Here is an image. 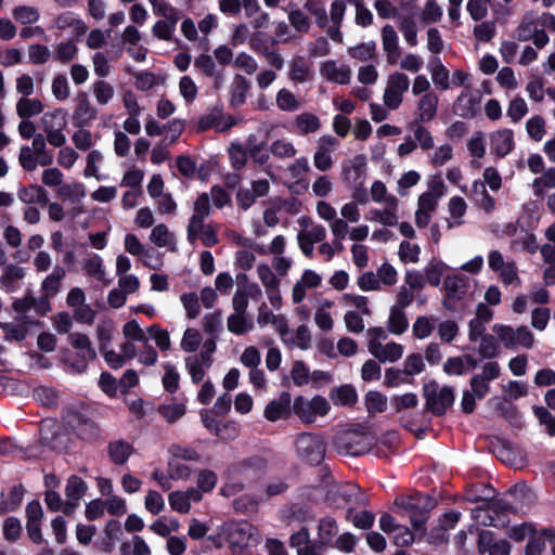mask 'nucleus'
<instances>
[{
    "instance_id": "obj_54",
    "label": "nucleus",
    "mask_w": 555,
    "mask_h": 555,
    "mask_svg": "<svg viewBox=\"0 0 555 555\" xmlns=\"http://www.w3.org/2000/svg\"><path fill=\"white\" fill-rule=\"evenodd\" d=\"M12 15L14 20L22 25L34 24L40 17L38 9L30 5H20L14 8Z\"/></svg>"
},
{
    "instance_id": "obj_30",
    "label": "nucleus",
    "mask_w": 555,
    "mask_h": 555,
    "mask_svg": "<svg viewBox=\"0 0 555 555\" xmlns=\"http://www.w3.org/2000/svg\"><path fill=\"white\" fill-rule=\"evenodd\" d=\"M227 327L229 332L242 336L254 328V321L247 313L233 312L228 317Z\"/></svg>"
},
{
    "instance_id": "obj_46",
    "label": "nucleus",
    "mask_w": 555,
    "mask_h": 555,
    "mask_svg": "<svg viewBox=\"0 0 555 555\" xmlns=\"http://www.w3.org/2000/svg\"><path fill=\"white\" fill-rule=\"evenodd\" d=\"M295 126L300 134H308L318 131L321 127V122L317 115L302 113L296 117Z\"/></svg>"
},
{
    "instance_id": "obj_49",
    "label": "nucleus",
    "mask_w": 555,
    "mask_h": 555,
    "mask_svg": "<svg viewBox=\"0 0 555 555\" xmlns=\"http://www.w3.org/2000/svg\"><path fill=\"white\" fill-rule=\"evenodd\" d=\"M179 18L180 16H172L171 18L164 17V20L157 21L153 26L154 36L162 40H170Z\"/></svg>"
},
{
    "instance_id": "obj_58",
    "label": "nucleus",
    "mask_w": 555,
    "mask_h": 555,
    "mask_svg": "<svg viewBox=\"0 0 555 555\" xmlns=\"http://www.w3.org/2000/svg\"><path fill=\"white\" fill-rule=\"evenodd\" d=\"M203 337L198 330L189 327L184 331L180 347L184 352H195L201 346Z\"/></svg>"
},
{
    "instance_id": "obj_24",
    "label": "nucleus",
    "mask_w": 555,
    "mask_h": 555,
    "mask_svg": "<svg viewBox=\"0 0 555 555\" xmlns=\"http://www.w3.org/2000/svg\"><path fill=\"white\" fill-rule=\"evenodd\" d=\"M431 80L438 90L446 91L450 88V72L439 57H433L428 63Z\"/></svg>"
},
{
    "instance_id": "obj_41",
    "label": "nucleus",
    "mask_w": 555,
    "mask_h": 555,
    "mask_svg": "<svg viewBox=\"0 0 555 555\" xmlns=\"http://www.w3.org/2000/svg\"><path fill=\"white\" fill-rule=\"evenodd\" d=\"M331 399L335 405L351 406L357 402L358 395L352 386L344 385L331 391Z\"/></svg>"
},
{
    "instance_id": "obj_22",
    "label": "nucleus",
    "mask_w": 555,
    "mask_h": 555,
    "mask_svg": "<svg viewBox=\"0 0 555 555\" xmlns=\"http://www.w3.org/2000/svg\"><path fill=\"white\" fill-rule=\"evenodd\" d=\"M404 348L401 344L390 341L387 344H372L371 354L380 362H396L403 354Z\"/></svg>"
},
{
    "instance_id": "obj_57",
    "label": "nucleus",
    "mask_w": 555,
    "mask_h": 555,
    "mask_svg": "<svg viewBox=\"0 0 555 555\" xmlns=\"http://www.w3.org/2000/svg\"><path fill=\"white\" fill-rule=\"evenodd\" d=\"M276 106L284 112H295L299 108L300 103L295 94L288 89H281L276 93Z\"/></svg>"
},
{
    "instance_id": "obj_42",
    "label": "nucleus",
    "mask_w": 555,
    "mask_h": 555,
    "mask_svg": "<svg viewBox=\"0 0 555 555\" xmlns=\"http://www.w3.org/2000/svg\"><path fill=\"white\" fill-rule=\"evenodd\" d=\"M410 128L413 133L412 140L416 142V146H420L423 151H429L434 147V137L429 129L423 126L422 122L415 121Z\"/></svg>"
},
{
    "instance_id": "obj_29",
    "label": "nucleus",
    "mask_w": 555,
    "mask_h": 555,
    "mask_svg": "<svg viewBox=\"0 0 555 555\" xmlns=\"http://www.w3.org/2000/svg\"><path fill=\"white\" fill-rule=\"evenodd\" d=\"M107 451L114 464L124 465L133 453V447L130 442L119 439L111 441Z\"/></svg>"
},
{
    "instance_id": "obj_7",
    "label": "nucleus",
    "mask_w": 555,
    "mask_h": 555,
    "mask_svg": "<svg viewBox=\"0 0 555 555\" xmlns=\"http://www.w3.org/2000/svg\"><path fill=\"white\" fill-rule=\"evenodd\" d=\"M501 374L498 362L490 361L483 364L482 372L470 378V390L477 399H483L490 389V382L496 379Z\"/></svg>"
},
{
    "instance_id": "obj_63",
    "label": "nucleus",
    "mask_w": 555,
    "mask_h": 555,
    "mask_svg": "<svg viewBox=\"0 0 555 555\" xmlns=\"http://www.w3.org/2000/svg\"><path fill=\"white\" fill-rule=\"evenodd\" d=\"M365 406L370 414L384 412L387 406V398L379 391H369L365 396Z\"/></svg>"
},
{
    "instance_id": "obj_33",
    "label": "nucleus",
    "mask_w": 555,
    "mask_h": 555,
    "mask_svg": "<svg viewBox=\"0 0 555 555\" xmlns=\"http://www.w3.org/2000/svg\"><path fill=\"white\" fill-rule=\"evenodd\" d=\"M23 496L24 489L22 486L12 487L7 494L1 493L0 514L4 515L16 511L23 502Z\"/></svg>"
},
{
    "instance_id": "obj_11",
    "label": "nucleus",
    "mask_w": 555,
    "mask_h": 555,
    "mask_svg": "<svg viewBox=\"0 0 555 555\" xmlns=\"http://www.w3.org/2000/svg\"><path fill=\"white\" fill-rule=\"evenodd\" d=\"M65 276V269L63 267H54L51 274L47 275L41 284V292L43 293V299L40 301V309L43 313L49 310L50 305L48 298L53 297L57 294L61 281Z\"/></svg>"
},
{
    "instance_id": "obj_23",
    "label": "nucleus",
    "mask_w": 555,
    "mask_h": 555,
    "mask_svg": "<svg viewBox=\"0 0 555 555\" xmlns=\"http://www.w3.org/2000/svg\"><path fill=\"white\" fill-rule=\"evenodd\" d=\"M212 359L204 358L198 354L190 356L185 359V369L194 384L204 380L206 371L211 366Z\"/></svg>"
},
{
    "instance_id": "obj_45",
    "label": "nucleus",
    "mask_w": 555,
    "mask_h": 555,
    "mask_svg": "<svg viewBox=\"0 0 555 555\" xmlns=\"http://www.w3.org/2000/svg\"><path fill=\"white\" fill-rule=\"evenodd\" d=\"M42 111L43 104L38 99L22 98L16 104V113L23 119L38 115Z\"/></svg>"
},
{
    "instance_id": "obj_18",
    "label": "nucleus",
    "mask_w": 555,
    "mask_h": 555,
    "mask_svg": "<svg viewBox=\"0 0 555 555\" xmlns=\"http://www.w3.org/2000/svg\"><path fill=\"white\" fill-rule=\"evenodd\" d=\"M382 44L389 65H396L401 56L399 38L391 25H385L382 29Z\"/></svg>"
},
{
    "instance_id": "obj_26",
    "label": "nucleus",
    "mask_w": 555,
    "mask_h": 555,
    "mask_svg": "<svg viewBox=\"0 0 555 555\" xmlns=\"http://www.w3.org/2000/svg\"><path fill=\"white\" fill-rule=\"evenodd\" d=\"M150 241L157 247H167L170 251L177 250L176 236L164 223H159L152 229Z\"/></svg>"
},
{
    "instance_id": "obj_51",
    "label": "nucleus",
    "mask_w": 555,
    "mask_h": 555,
    "mask_svg": "<svg viewBox=\"0 0 555 555\" xmlns=\"http://www.w3.org/2000/svg\"><path fill=\"white\" fill-rule=\"evenodd\" d=\"M478 353L483 359H494L500 354V343L492 335H485L479 338Z\"/></svg>"
},
{
    "instance_id": "obj_56",
    "label": "nucleus",
    "mask_w": 555,
    "mask_h": 555,
    "mask_svg": "<svg viewBox=\"0 0 555 555\" xmlns=\"http://www.w3.org/2000/svg\"><path fill=\"white\" fill-rule=\"evenodd\" d=\"M447 266L440 260H430L425 267V279L431 286H438L441 283L442 275Z\"/></svg>"
},
{
    "instance_id": "obj_60",
    "label": "nucleus",
    "mask_w": 555,
    "mask_h": 555,
    "mask_svg": "<svg viewBox=\"0 0 555 555\" xmlns=\"http://www.w3.org/2000/svg\"><path fill=\"white\" fill-rule=\"evenodd\" d=\"M399 258L404 263H416L420 260L421 247L409 241H403L399 245Z\"/></svg>"
},
{
    "instance_id": "obj_5",
    "label": "nucleus",
    "mask_w": 555,
    "mask_h": 555,
    "mask_svg": "<svg viewBox=\"0 0 555 555\" xmlns=\"http://www.w3.org/2000/svg\"><path fill=\"white\" fill-rule=\"evenodd\" d=\"M68 343L77 351L78 359L76 361L66 359L65 362L74 372L81 373L87 369L88 363L96 358V351L89 336L82 333L69 334Z\"/></svg>"
},
{
    "instance_id": "obj_64",
    "label": "nucleus",
    "mask_w": 555,
    "mask_h": 555,
    "mask_svg": "<svg viewBox=\"0 0 555 555\" xmlns=\"http://www.w3.org/2000/svg\"><path fill=\"white\" fill-rule=\"evenodd\" d=\"M428 157L433 166L441 167L452 159L453 149L449 143L441 144L437 146Z\"/></svg>"
},
{
    "instance_id": "obj_44",
    "label": "nucleus",
    "mask_w": 555,
    "mask_h": 555,
    "mask_svg": "<svg viewBox=\"0 0 555 555\" xmlns=\"http://www.w3.org/2000/svg\"><path fill=\"white\" fill-rule=\"evenodd\" d=\"M92 92L99 105H107L115 95L114 87L104 79H99L92 85Z\"/></svg>"
},
{
    "instance_id": "obj_59",
    "label": "nucleus",
    "mask_w": 555,
    "mask_h": 555,
    "mask_svg": "<svg viewBox=\"0 0 555 555\" xmlns=\"http://www.w3.org/2000/svg\"><path fill=\"white\" fill-rule=\"evenodd\" d=\"M413 378L405 372L404 369L399 370L389 367L385 372L384 384L388 387H399L400 385L411 384Z\"/></svg>"
},
{
    "instance_id": "obj_10",
    "label": "nucleus",
    "mask_w": 555,
    "mask_h": 555,
    "mask_svg": "<svg viewBox=\"0 0 555 555\" xmlns=\"http://www.w3.org/2000/svg\"><path fill=\"white\" fill-rule=\"evenodd\" d=\"M399 201L396 196L388 198L387 204L382 209H371L365 215V219L373 222H378L384 227H395L398 224L399 217L397 215Z\"/></svg>"
},
{
    "instance_id": "obj_37",
    "label": "nucleus",
    "mask_w": 555,
    "mask_h": 555,
    "mask_svg": "<svg viewBox=\"0 0 555 555\" xmlns=\"http://www.w3.org/2000/svg\"><path fill=\"white\" fill-rule=\"evenodd\" d=\"M105 541L101 544V550L105 553H112L116 543L122 534L121 524L118 520H109L104 528Z\"/></svg>"
},
{
    "instance_id": "obj_4",
    "label": "nucleus",
    "mask_w": 555,
    "mask_h": 555,
    "mask_svg": "<svg viewBox=\"0 0 555 555\" xmlns=\"http://www.w3.org/2000/svg\"><path fill=\"white\" fill-rule=\"evenodd\" d=\"M410 85V78L404 73L399 70L391 73L386 80L383 94L384 105L390 111L399 108L403 102L404 94L409 91Z\"/></svg>"
},
{
    "instance_id": "obj_12",
    "label": "nucleus",
    "mask_w": 555,
    "mask_h": 555,
    "mask_svg": "<svg viewBox=\"0 0 555 555\" xmlns=\"http://www.w3.org/2000/svg\"><path fill=\"white\" fill-rule=\"evenodd\" d=\"M489 141L491 152L498 157H505L515 147L514 132L507 128L493 131Z\"/></svg>"
},
{
    "instance_id": "obj_35",
    "label": "nucleus",
    "mask_w": 555,
    "mask_h": 555,
    "mask_svg": "<svg viewBox=\"0 0 555 555\" xmlns=\"http://www.w3.org/2000/svg\"><path fill=\"white\" fill-rule=\"evenodd\" d=\"M158 414L167 422L175 423L186 412V404L183 401L171 400L157 408Z\"/></svg>"
},
{
    "instance_id": "obj_1",
    "label": "nucleus",
    "mask_w": 555,
    "mask_h": 555,
    "mask_svg": "<svg viewBox=\"0 0 555 555\" xmlns=\"http://www.w3.org/2000/svg\"><path fill=\"white\" fill-rule=\"evenodd\" d=\"M295 451L304 463L317 466L325 457L326 442L321 435L301 433L295 439Z\"/></svg>"
},
{
    "instance_id": "obj_61",
    "label": "nucleus",
    "mask_w": 555,
    "mask_h": 555,
    "mask_svg": "<svg viewBox=\"0 0 555 555\" xmlns=\"http://www.w3.org/2000/svg\"><path fill=\"white\" fill-rule=\"evenodd\" d=\"M555 188V168H550L532 182V190L537 196H541L546 189Z\"/></svg>"
},
{
    "instance_id": "obj_19",
    "label": "nucleus",
    "mask_w": 555,
    "mask_h": 555,
    "mask_svg": "<svg viewBox=\"0 0 555 555\" xmlns=\"http://www.w3.org/2000/svg\"><path fill=\"white\" fill-rule=\"evenodd\" d=\"M60 30H68L73 39L79 40L87 31L86 23L73 12H64L55 20Z\"/></svg>"
},
{
    "instance_id": "obj_53",
    "label": "nucleus",
    "mask_w": 555,
    "mask_h": 555,
    "mask_svg": "<svg viewBox=\"0 0 555 555\" xmlns=\"http://www.w3.org/2000/svg\"><path fill=\"white\" fill-rule=\"evenodd\" d=\"M103 154L99 150H92L86 157V168L83 176L86 178H95L102 180V176L99 173V165L103 162Z\"/></svg>"
},
{
    "instance_id": "obj_21",
    "label": "nucleus",
    "mask_w": 555,
    "mask_h": 555,
    "mask_svg": "<svg viewBox=\"0 0 555 555\" xmlns=\"http://www.w3.org/2000/svg\"><path fill=\"white\" fill-rule=\"evenodd\" d=\"M479 552H488L489 555H509L511 545L506 540H494L491 531H481L478 539Z\"/></svg>"
},
{
    "instance_id": "obj_62",
    "label": "nucleus",
    "mask_w": 555,
    "mask_h": 555,
    "mask_svg": "<svg viewBox=\"0 0 555 555\" xmlns=\"http://www.w3.org/2000/svg\"><path fill=\"white\" fill-rule=\"evenodd\" d=\"M399 30L402 33L404 40L410 47L417 46V27L412 17H403L398 24Z\"/></svg>"
},
{
    "instance_id": "obj_8",
    "label": "nucleus",
    "mask_w": 555,
    "mask_h": 555,
    "mask_svg": "<svg viewBox=\"0 0 555 555\" xmlns=\"http://www.w3.org/2000/svg\"><path fill=\"white\" fill-rule=\"evenodd\" d=\"M373 446V438L363 434H346L337 441L340 453L357 456L366 453Z\"/></svg>"
},
{
    "instance_id": "obj_39",
    "label": "nucleus",
    "mask_w": 555,
    "mask_h": 555,
    "mask_svg": "<svg viewBox=\"0 0 555 555\" xmlns=\"http://www.w3.org/2000/svg\"><path fill=\"white\" fill-rule=\"evenodd\" d=\"M409 327V320L404 309L391 307L388 318V331L395 335L403 334Z\"/></svg>"
},
{
    "instance_id": "obj_13",
    "label": "nucleus",
    "mask_w": 555,
    "mask_h": 555,
    "mask_svg": "<svg viewBox=\"0 0 555 555\" xmlns=\"http://www.w3.org/2000/svg\"><path fill=\"white\" fill-rule=\"evenodd\" d=\"M343 178L349 186L364 185L366 178L365 160L356 156L343 165Z\"/></svg>"
},
{
    "instance_id": "obj_31",
    "label": "nucleus",
    "mask_w": 555,
    "mask_h": 555,
    "mask_svg": "<svg viewBox=\"0 0 555 555\" xmlns=\"http://www.w3.org/2000/svg\"><path fill=\"white\" fill-rule=\"evenodd\" d=\"M289 79L297 83H304L312 79V69L305 57H295L289 66Z\"/></svg>"
},
{
    "instance_id": "obj_9",
    "label": "nucleus",
    "mask_w": 555,
    "mask_h": 555,
    "mask_svg": "<svg viewBox=\"0 0 555 555\" xmlns=\"http://www.w3.org/2000/svg\"><path fill=\"white\" fill-rule=\"evenodd\" d=\"M292 412V395L287 391H283L276 399L270 401L266 405L263 416L269 422H276L288 418Z\"/></svg>"
},
{
    "instance_id": "obj_47",
    "label": "nucleus",
    "mask_w": 555,
    "mask_h": 555,
    "mask_svg": "<svg viewBox=\"0 0 555 555\" xmlns=\"http://www.w3.org/2000/svg\"><path fill=\"white\" fill-rule=\"evenodd\" d=\"M436 325V319L434 317H417L412 325L413 336L417 339L428 338Z\"/></svg>"
},
{
    "instance_id": "obj_15",
    "label": "nucleus",
    "mask_w": 555,
    "mask_h": 555,
    "mask_svg": "<svg viewBox=\"0 0 555 555\" xmlns=\"http://www.w3.org/2000/svg\"><path fill=\"white\" fill-rule=\"evenodd\" d=\"M480 103L477 91L465 88L454 102V112L461 117H474Z\"/></svg>"
},
{
    "instance_id": "obj_2",
    "label": "nucleus",
    "mask_w": 555,
    "mask_h": 555,
    "mask_svg": "<svg viewBox=\"0 0 555 555\" xmlns=\"http://www.w3.org/2000/svg\"><path fill=\"white\" fill-rule=\"evenodd\" d=\"M492 332L505 349H530L534 344L533 333L525 325L513 327L496 323L492 326Z\"/></svg>"
},
{
    "instance_id": "obj_32",
    "label": "nucleus",
    "mask_w": 555,
    "mask_h": 555,
    "mask_svg": "<svg viewBox=\"0 0 555 555\" xmlns=\"http://www.w3.org/2000/svg\"><path fill=\"white\" fill-rule=\"evenodd\" d=\"M87 485L86 482L78 476H70L67 480L65 494L67 498V504L66 509L68 506H76L78 504V501L85 495L87 491Z\"/></svg>"
},
{
    "instance_id": "obj_52",
    "label": "nucleus",
    "mask_w": 555,
    "mask_h": 555,
    "mask_svg": "<svg viewBox=\"0 0 555 555\" xmlns=\"http://www.w3.org/2000/svg\"><path fill=\"white\" fill-rule=\"evenodd\" d=\"M448 207L452 219L448 222V227L452 228L462 224L461 219L465 215L467 208L465 201L460 196H453L450 198Z\"/></svg>"
},
{
    "instance_id": "obj_34",
    "label": "nucleus",
    "mask_w": 555,
    "mask_h": 555,
    "mask_svg": "<svg viewBox=\"0 0 555 555\" xmlns=\"http://www.w3.org/2000/svg\"><path fill=\"white\" fill-rule=\"evenodd\" d=\"M246 150L250 158L259 165H263L269 159V150L263 141H258L255 134H249L245 141Z\"/></svg>"
},
{
    "instance_id": "obj_43",
    "label": "nucleus",
    "mask_w": 555,
    "mask_h": 555,
    "mask_svg": "<svg viewBox=\"0 0 555 555\" xmlns=\"http://www.w3.org/2000/svg\"><path fill=\"white\" fill-rule=\"evenodd\" d=\"M338 532V527L334 518L324 517L319 522L318 538L321 544L331 545Z\"/></svg>"
},
{
    "instance_id": "obj_48",
    "label": "nucleus",
    "mask_w": 555,
    "mask_h": 555,
    "mask_svg": "<svg viewBox=\"0 0 555 555\" xmlns=\"http://www.w3.org/2000/svg\"><path fill=\"white\" fill-rule=\"evenodd\" d=\"M114 331L115 325L112 320L104 319L98 322L95 327V334L99 343V349H105L109 346Z\"/></svg>"
},
{
    "instance_id": "obj_14",
    "label": "nucleus",
    "mask_w": 555,
    "mask_h": 555,
    "mask_svg": "<svg viewBox=\"0 0 555 555\" xmlns=\"http://www.w3.org/2000/svg\"><path fill=\"white\" fill-rule=\"evenodd\" d=\"M468 288V279L460 274H451L444 279V289L448 298L444 299L443 306L447 309H453L451 300H460Z\"/></svg>"
},
{
    "instance_id": "obj_20",
    "label": "nucleus",
    "mask_w": 555,
    "mask_h": 555,
    "mask_svg": "<svg viewBox=\"0 0 555 555\" xmlns=\"http://www.w3.org/2000/svg\"><path fill=\"white\" fill-rule=\"evenodd\" d=\"M439 199L429 194L422 193L417 199V208L415 211V223L418 228H426L430 222Z\"/></svg>"
},
{
    "instance_id": "obj_40",
    "label": "nucleus",
    "mask_w": 555,
    "mask_h": 555,
    "mask_svg": "<svg viewBox=\"0 0 555 555\" xmlns=\"http://www.w3.org/2000/svg\"><path fill=\"white\" fill-rule=\"evenodd\" d=\"M248 89L249 83L246 78L241 75H235L230 91L231 106L237 107L244 104Z\"/></svg>"
},
{
    "instance_id": "obj_50",
    "label": "nucleus",
    "mask_w": 555,
    "mask_h": 555,
    "mask_svg": "<svg viewBox=\"0 0 555 555\" xmlns=\"http://www.w3.org/2000/svg\"><path fill=\"white\" fill-rule=\"evenodd\" d=\"M59 196L64 201L79 202L86 196L85 185L80 182L62 184L59 188Z\"/></svg>"
},
{
    "instance_id": "obj_6",
    "label": "nucleus",
    "mask_w": 555,
    "mask_h": 555,
    "mask_svg": "<svg viewBox=\"0 0 555 555\" xmlns=\"http://www.w3.org/2000/svg\"><path fill=\"white\" fill-rule=\"evenodd\" d=\"M427 408L435 414L441 415L454 402V390L452 387H440L436 382L425 386Z\"/></svg>"
},
{
    "instance_id": "obj_3",
    "label": "nucleus",
    "mask_w": 555,
    "mask_h": 555,
    "mask_svg": "<svg viewBox=\"0 0 555 555\" xmlns=\"http://www.w3.org/2000/svg\"><path fill=\"white\" fill-rule=\"evenodd\" d=\"M330 410V402L319 395L311 399L299 396L293 402V413L306 424L314 423L318 417L325 416Z\"/></svg>"
},
{
    "instance_id": "obj_17",
    "label": "nucleus",
    "mask_w": 555,
    "mask_h": 555,
    "mask_svg": "<svg viewBox=\"0 0 555 555\" xmlns=\"http://www.w3.org/2000/svg\"><path fill=\"white\" fill-rule=\"evenodd\" d=\"M439 96L435 93H426L420 96L415 107V121L429 122L437 116Z\"/></svg>"
},
{
    "instance_id": "obj_36",
    "label": "nucleus",
    "mask_w": 555,
    "mask_h": 555,
    "mask_svg": "<svg viewBox=\"0 0 555 555\" xmlns=\"http://www.w3.org/2000/svg\"><path fill=\"white\" fill-rule=\"evenodd\" d=\"M0 328L4 333L5 340L22 341L27 336L28 322L26 320H18L16 322L0 323Z\"/></svg>"
},
{
    "instance_id": "obj_28",
    "label": "nucleus",
    "mask_w": 555,
    "mask_h": 555,
    "mask_svg": "<svg viewBox=\"0 0 555 555\" xmlns=\"http://www.w3.org/2000/svg\"><path fill=\"white\" fill-rule=\"evenodd\" d=\"M82 270L88 276L93 278L100 282L105 284L111 282V280H106L105 278L106 274L103 259L98 254L88 255L87 258L83 259Z\"/></svg>"
},
{
    "instance_id": "obj_27",
    "label": "nucleus",
    "mask_w": 555,
    "mask_h": 555,
    "mask_svg": "<svg viewBox=\"0 0 555 555\" xmlns=\"http://www.w3.org/2000/svg\"><path fill=\"white\" fill-rule=\"evenodd\" d=\"M96 108L91 105L88 98L83 94L74 111L73 119L75 124L79 127L88 126L96 118Z\"/></svg>"
},
{
    "instance_id": "obj_55",
    "label": "nucleus",
    "mask_w": 555,
    "mask_h": 555,
    "mask_svg": "<svg viewBox=\"0 0 555 555\" xmlns=\"http://www.w3.org/2000/svg\"><path fill=\"white\" fill-rule=\"evenodd\" d=\"M18 198L26 204L46 203L47 193L44 189L39 185H30L28 188H22L18 191Z\"/></svg>"
},
{
    "instance_id": "obj_16",
    "label": "nucleus",
    "mask_w": 555,
    "mask_h": 555,
    "mask_svg": "<svg viewBox=\"0 0 555 555\" xmlns=\"http://www.w3.org/2000/svg\"><path fill=\"white\" fill-rule=\"evenodd\" d=\"M320 73L327 81L338 85H347L351 78V69L348 65L332 60L322 63Z\"/></svg>"
},
{
    "instance_id": "obj_38",
    "label": "nucleus",
    "mask_w": 555,
    "mask_h": 555,
    "mask_svg": "<svg viewBox=\"0 0 555 555\" xmlns=\"http://www.w3.org/2000/svg\"><path fill=\"white\" fill-rule=\"evenodd\" d=\"M257 322L260 326L273 324L282 336L285 334L287 328L286 320L282 315L274 314L268 309L264 302L259 308Z\"/></svg>"
},
{
    "instance_id": "obj_25",
    "label": "nucleus",
    "mask_w": 555,
    "mask_h": 555,
    "mask_svg": "<svg viewBox=\"0 0 555 555\" xmlns=\"http://www.w3.org/2000/svg\"><path fill=\"white\" fill-rule=\"evenodd\" d=\"M25 276V269L16 266H7L1 274L0 284L7 293H13L20 287V282Z\"/></svg>"
}]
</instances>
